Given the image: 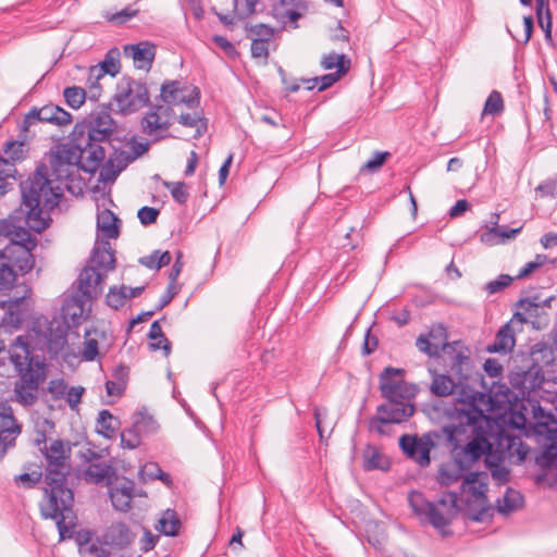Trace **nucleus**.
<instances>
[{
	"label": "nucleus",
	"instance_id": "f257e3e1",
	"mask_svg": "<svg viewBox=\"0 0 557 557\" xmlns=\"http://www.w3.org/2000/svg\"><path fill=\"white\" fill-rule=\"evenodd\" d=\"M487 405V394L463 391L453 406L445 409L447 424L442 428L450 444V459L441 463L436 482L449 486L463 478L460 496L444 492L431 502L421 492L409 493L408 502L421 522L431 524L443 536L451 535L447 528L459 511L474 522L484 520L487 512V482L484 472L470 471L484 457L487 467V414L480 407Z\"/></svg>",
	"mask_w": 557,
	"mask_h": 557
},
{
	"label": "nucleus",
	"instance_id": "f03ea898",
	"mask_svg": "<svg viewBox=\"0 0 557 557\" xmlns=\"http://www.w3.org/2000/svg\"><path fill=\"white\" fill-rule=\"evenodd\" d=\"M112 103L99 104L70 134L71 148L58 147L48 153V163L40 162L35 171L20 182L23 210L36 233L49 226L50 212L57 208L64 189L71 191L76 152L82 160L81 169L94 174L106 159L104 145L117 139V123L111 116Z\"/></svg>",
	"mask_w": 557,
	"mask_h": 557
},
{
	"label": "nucleus",
	"instance_id": "7ed1b4c3",
	"mask_svg": "<svg viewBox=\"0 0 557 557\" xmlns=\"http://www.w3.org/2000/svg\"><path fill=\"white\" fill-rule=\"evenodd\" d=\"M40 450L46 459V486L39 502L40 516L45 520L55 521L60 541L71 539L75 528L74 492L67 484V476L71 473V447L58 438Z\"/></svg>",
	"mask_w": 557,
	"mask_h": 557
},
{
	"label": "nucleus",
	"instance_id": "20e7f679",
	"mask_svg": "<svg viewBox=\"0 0 557 557\" xmlns=\"http://www.w3.org/2000/svg\"><path fill=\"white\" fill-rule=\"evenodd\" d=\"M406 370L388 366L379 375V389L384 403L368 421L370 431L388 435L386 425L407 422L416 412L413 399L419 393L414 383L405 381Z\"/></svg>",
	"mask_w": 557,
	"mask_h": 557
},
{
	"label": "nucleus",
	"instance_id": "39448f33",
	"mask_svg": "<svg viewBox=\"0 0 557 557\" xmlns=\"http://www.w3.org/2000/svg\"><path fill=\"white\" fill-rule=\"evenodd\" d=\"M467 349L460 342L443 343L442 344V359L445 366L449 367V374H438L436 371L432 373V384L430 386L431 393L438 397H444L453 394L457 387V396L453 401L443 408V416L445 417V409L453 406L455 400L459 398L460 393L463 391H471L480 393L467 384L468 369L471 363L470 357L466 354ZM487 394V392H484Z\"/></svg>",
	"mask_w": 557,
	"mask_h": 557
},
{
	"label": "nucleus",
	"instance_id": "423d86ee",
	"mask_svg": "<svg viewBox=\"0 0 557 557\" xmlns=\"http://www.w3.org/2000/svg\"><path fill=\"white\" fill-rule=\"evenodd\" d=\"M537 411L546 421H539L534 426V431L540 436H545L548 443L543 444L541 453L534 456L535 466L539 473L535 482L540 485L548 487H557V422L552 420L550 414H545L539 406Z\"/></svg>",
	"mask_w": 557,
	"mask_h": 557
},
{
	"label": "nucleus",
	"instance_id": "0eeeda50",
	"mask_svg": "<svg viewBox=\"0 0 557 557\" xmlns=\"http://www.w3.org/2000/svg\"><path fill=\"white\" fill-rule=\"evenodd\" d=\"M92 267H86L78 276V290L87 299L97 298L102 294V283L109 271L115 268V257L110 243L102 240L96 243L92 253Z\"/></svg>",
	"mask_w": 557,
	"mask_h": 557
},
{
	"label": "nucleus",
	"instance_id": "6e6552de",
	"mask_svg": "<svg viewBox=\"0 0 557 557\" xmlns=\"http://www.w3.org/2000/svg\"><path fill=\"white\" fill-rule=\"evenodd\" d=\"M490 417V458L509 465H520L531 451L519 434L500 429L496 432V423Z\"/></svg>",
	"mask_w": 557,
	"mask_h": 557
},
{
	"label": "nucleus",
	"instance_id": "1a4fd4ad",
	"mask_svg": "<svg viewBox=\"0 0 557 557\" xmlns=\"http://www.w3.org/2000/svg\"><path fill=\"white\" fill-rule=\"evenodd\" d=\"M112 100L122 115L133 114L150 103L147 85L131 76H123L116 84Z\"/></svg>",
	"mask_w": 557,
	"mask_h": 557
},
{
	"label": "nucleus",
	"instance_id": "9d476101",
	"mask_svg": "<svg viewBox=\"0 0 557 557\" xmlns=\"http://www.w3.org/2000/svg\"><path fill=\"white\" fill-rule=\"evenodd\" d=\"M443 436L445 435L442 430L429 431L422 435L404 434L399 437L398 444L404 455L420 468H426L431 463V450L436 447Z\"/></svg>",
	"mask_w": 557,
	"mask_h": 557
},
{
	"label": "nucleus",
	"instance_id": "9b49d317",
	"mask_svg": "<svg viewBox=\"0 0 557 557\" xmlns=\"http://www.w3.org/2000/svg\"><path fill=\"white\" fill-rule=\"evenodd\" d=\"M81 459L88 463V467L83 471V479L92 484L104 482L106 485H112L116 479L115 469L111 463L101 460V455L97 451L87 448L81 453Z\"/></svg>",
	"mask_w": 557,
	"mask_h": 557
},
{
	"label": "nucleus",
	"instance_id": "f8f14e48",
	"mask_svg": "<svg viewBox=\"0 0 557 557\" xmlns=\"http://www.w3.org/2000/svg\"><path fill=\"white\" fill-rule=\"evenodd\" d=\"M188 86L182 84L180 81L166 79L161 85V100L166 104L165 107L172 108L173 106L186 104L188 108H194L199 104L200 90L198 87L193 86L190 92L186 95Z\"/></svg>",
	"mask_w": 557,
	"mask_h": 557
},
{
	"label": "nucleus",
	"instance_id": "ddd939ff",
	"mask_svg": "<svg viewBox=\"0 0 557 557\" xmlns=\"http://www.w3.org/2000/svg\"><path fill=\"white\" fill-rule=\"evenodd\" d=\"M173 112V109L163 104L151 106L149 111L143 116L140 125L141 129L146 135L156 136V140L168 137L166 132L172 122L169 115Z\"/></svg>",
	"mask_w": 557,
	"mask_h": 557
},
{
	"label": "nucleus",
	"instance_id": "4468645a",
	"mask_svg": "<svg viewBox=\"0 0 557 557\" xmlns=\"http://www.w3.org/2000/svg\"><path fill=\"white\" fill-rule=\"evenodd\" d=\"M16 280L17 274L12 265L2 263L0 265V293L2 296H8V298L0 300V307H7L11 315H13L14 309H18L30 293V288L25 286V293L23 295L11 296L10 292L13 289Z\"/></svg>",
	"mask_w": 557,
	"mask_h": 557
},
{
	"label": "nucleus",
	"instance_id": "2eb2a0df",
	"mask_svg": "<svg viewBox=\"0 0 557 557\" xmlns=\"http://www.w3.org/2000/svg\"><path fill=\"white\" fill-rule=\"evenodd\" d=\"M510 407H522L519 396L505 384L490 385V414H497Z\"/></svg>",
	"mask_w": 557,
	"mask_h": 557
},
{
	"label": "nucleus",
	"instance_id": "dca6fc26",
	"mask_svg": "<svg viewBox=\"0 0 557 557\" xmlns=\"http://www.w3.org/2000/svg\"><path fill=\"white\" fill-rule=\"evenodd\" d=\"M120 58L121 52L116 47L108 50L102 61L89 67L88 81H99L106 74L115 77L121 71Z\"/></svg>",
	"mask_w": 557,
	"mask_h": 557
},
{
	"label": "nucleus",
	"instance_id": "f3484780",
	"mask_svg": "<svg viewBox=\"0 0 557 557\" xmlns=\"http://www.w3.org/2000/svg\"><path fill=\"white\" fill-rule=\"evenodd\" d=\"M134 537L133 532L126 523L116 521L107 528L103 533V543L116 549H125L132 544Z\"/></svg>",
	"mask_w": 557,
	"mask_h": 557
},
{
	"label": "nucleus",
	"instance_id": "a211bd4d",
	"mask_svg": "<svg viewBox=\"0 0 557 557\" xmlns=\"http://www.w3.org/2000/svg\"><path fill=\"white\" fill-rule=\"evenodd\" d=\"M549 371H544L533 364H530L527 370L521 373H517V376L512 380V384L517 386L521 393H531L542 387V384L547 380L546 374Z\"/></svg>",
	"mask_w": 557,
	"mask_h": 557
},
{
	"label": "nucleus",
	"instance_id": "6ab92c4d",
	"mask_svg": "<svg viewBox=\"0 0 557 557\" xmlns=\"http://www.w3.org/2000/svg\"><path fill=\"white\" fill-rule=\"evenodd\" d=\"M521 407H510L503 412H497V414H490L492 417L493 423H496V432H499L500 429H507L509 432H513L517 434L520 433L525 425V416L520 410Z\"/></svg>",
	"mask_w": 557,
	"mask_h": 557
},
{
	"label": "nucleus",
	"instance_id": "aec40b11",
	"mask_svg": "<svg viewBox=\"0 0 557 557\" xmlns=\"http://www.w3.org/2000/svg\"><path fill=\"white\" fill-rule=\"evenodd\" d=\"M135 160L136 158L132 154L131 151L114 148V151L110 158L106 162L103 161L101 164V175L104 177V180H114L123 170L127 168L129 163Z\"/></svg>",
	"mask_w": 557,
	"mask_h": 557
},
{
	"label": "nucleus",
	"instance_id": "412c9836",
	"mask_svg": "<svg viewBox=\"0 0 557 557\" xmlns=\"http://www.w3.org/2000/svg\"><path fill=\"white\" fill-rule=\"evenodd\" d=\"M124 52L133 58L137 69L150 70L156 57V46L148 41H141L135 45H126Z\"/></svg>",
	"mask_w": 557,
	"mask_h": 557
},
{
	"label": "nucleus",
	"instance_id": "4be33fe9",
	"mask_svg": "<svg viewBox=\"0 0 557 557\" xmlns=\"http://www.w3.org/2000/svg\"><path fill=\"white\" fill-rule=\"evenodd\" d=\"M134 486L135 484L132 480H125L120 486H111L109 488V496L114 509L122 512L131 509Z\"/></svg>",
	"mask_w": 557,
	"mask_h": 557
},
{
	"label": "nucleus",
	"instance_id": "5701e85b",
	"mask_svg": "<svg viewBox=\"0 0 557 557\" xmlns=\"http://www.w3.org/2000/svg\"><path fill=\"white\" fill-rule=\"evenodd\" d=\"M30 231L24 222L15 223L14 231L9 236L10 244L2 250L11 253L12 250L17 251V246L25 249H35L37 247V239L32 236Z\"/></svg>",
	"mask_w": 557,
	"mask_h": 557
},
{
	"label": "nucleus",
	"instance_id": "b1692460",
	"mask_svg": "<svg viewBox=\"0 0 557 557\" xmlns=\"http://www.w3.org/2000/svg\"><path fill=\"white\" fill-rule=\"evenodd\" d=\"M34 249H25L17 246V251L0 250V259L8 260L13 267H16L22 274L29 273L35 267Z\"/></svg>",
	"mask_w": 557,
	"mask_h": 557
},
{
	"label": "nucleus",
	"instance_id": "393cba45",
	"mask_svg": "<svg viewBox=\"0 0 557 557\" xmlns=\"http://www.w3.org/2000/svg\"><path fill=\"white\" fill-rule=\"evenodd\" d=\"M556 352L552 345L540 342L532 346L530 351L531 364L546 371L556 360Z\"/></svg>",
	"mask_w": 557,
	"mask_h": 557
},
{
	"label": "nucleus",
	"instance_id": "a878e982",
	"mask_svg": "<svg viewBox=\"0 0 557 557\" xmlns=\"http://www.w3.org/2000/svg\"><path fill=\"white\" fill-rule=\"evenodd\" d=\"M362 458V467L366 471H388L391 468V460L375 445L368 444L363 449Z\"/></svg>",
	"mask_w": 557,
	"mask_h": 557
},
{
	"label": "nucleus",
	"instance_id": "bb28decb",
	"mask_svg": "<svg viewBox=\"0 0 557 557\" xmlns=\"http://www.w3.org/2000/svg\"><path fill=\"white\" fill-rule=\"evenodd\" d=\"M301 5V0H278L272 5V14L276 20L296 22L301 17L297 9Z\"/></svg>",
	"mask_w": 557,
	"mask_h": 557
},
{
	"label": "nucleus",
	"instance_id": "cd10ccee",
	"mask_svg": "<svg viewBox=\"0 0 557 557\" xmlns=\"http://www.w3.org/2000/svg\"><path fill=\"white\" fill-rule=\"evenodd\" d=\"M523 505V496L520 492L508 487L502 498L496 500V509L500 515L507 516L518 510Z\"/></svg>",
	"mask_w": 557,
	"mask_h": 557
},
{
	"label": "nucleus",
	"instance_id": "c85d7f7f",
	"mask_svg": "<svg viewBox=\"0 0 557 557\" xmlns=\"http://www.w3.org/2000/svg\"><path fill=\"white\" fill-rule=\"evenodd\" d=\"M47 338V349L51 357L59 356L64 345L66 344V332L64 329L58 324L55 329H53V323H50L48 326Z\"/></svg>",
	"mask_w": 557,
	"mask_h": 557
},
{
	"label": "nucleus",
	"instance_id": "c756f323",
	"mask_svg": "<svg viewBox=\"0 0 557 557\" xmlns=\"http://www.w3.org/2000/svg\"><path fill=\"white\" fill-rule=\"evenodd\" d=\"M149 348L152 351L162 350L164 356L168 357L171 354V342L164 335L159 321H153L148 332Z\"/></svg>",
	"mask_w": 557,
	"mask_h": 557
},
{
	"label": "nucleus",
	"instance_id": "7c9ffc66",
	"mask_svg": "<svg viewBox=\"0 0 557 557\" xmlns=\"http://www.w3.org/2000/svg\"><path fill=\"white\" fill-rule=\"evenodd\" d=\"M515 346V335L511 326L507 323L496 333L495 341L490 345L491 352H509Z\"/></svg>",
	"mask_w": 557,
	"mask_h": 557
},
{
	"label": "nucleus",
	"instance_id": "2f4dec72",
	"mask_svg": "<svg viewBox=\"0 0 557 557\" xmlns=\"http://www.w3.org/2000/svg\"><path fill=\"white\" fill-rule=\"evenodd\" d=\"M27 212L23 210L22 202L20 203L18 208H16L8 219H0V240L2 238L9 237L12 232L14 231V224L24 222L26 226L34 231L32 227V224H29L27 220Z\"/></svg>",
	"mask_w": 557,
	"mask_h": 557
},
{
	"label": "nucleus",
	"instance_id": "473e14b6",
	"mask_svg": "<svg viewBox=\"0 0 557 557\" xmlns=\"http://www.w3.org/2000/svg\"><path fill=\"white\" fill-rule=\"evenodd\" d=\"M117 216L109 209H103L97 219V227L107 238H116L120 234Z\"/></svg>",
	"mask_w": 557,
	"mask_h": 557
},
{
	"label": "nucleus",
	"instance_id": "72a5a7b5",
	"mask_svg": "<svg viewBox=\"0 0 557 557\" xmlns=\"http://www.w3.org/2000/svg\"><path fill=\"white\" fill-rule=\"evenodd\" d=\"M22 432V426L17 423L12 407L7 403H0V434H14Z\"/></svg>",
	"mask_w": 557,
	"mask_h": 557
},
{
	"label": "nucleus",
	"instance_id": "f704fd0d",
	"mask_svg": "<svg viewBox=\"0 0 557 557\" xmlns=\"http://www.w3.org/2000/svg\"><path fill=\"white\" fill-rule=\"evenodd\" d=\"M26 133H20L17 140L5 141L2 150L9 156V160L20 162L27 158L28 150L25 148Z\"/></svg>",
	"mask_w": 557,
	"mask_h": 557
},
{
	"label": "nucleus",
	"instance_id": "c9c22d12",
	"mask_svg": "<svg viewBox=\"0 0 557 557\" xmlns=\"http://www.w3.org/2000/svg\"><path fill=\"white\" fill-rule=\"evenodd\" d=\"M346 74V69L343 66H339V71H336L334 73H329L322 76H317L313 78H302V83H312L311 86H307V90H312L318 86L319 91H323L330 87H332L342 76Z\"/></svg>",
	"mask_w": 557,
	"mask_h": 557
},
{
	"label": "nucleus",
	"instance_id": "e433bc0d",
	"mask_svg": "<svg viewBox=\"0 0 557 557\" xmlns=\"http://www.w3.org/2000/svg\"><path fill=\"white\" fill-rule=\"evenodd\" d=\"M120 426V421L109 410L103 409L97 419V432L107 438H112Z\"/></svg>",
	"mask_w": 557,
	"mask_h": 557
},
{
	"label": "nucleus",
	"instance_id": "4c0bfd02",
	"mask_svg": "<svg viewBox=\"0 0 557 557\" xmlns=\"http://www.w3.org/2000/svg\"><path fill=\"white\" fill-rule=\"evenodd\" d=\"M178 123L186 127H195L196 132L194 137L200 138L208 128V121L206 117L202 116V113H183L178 116Z\"/></svg>",
	"mask_w": 557,
	"mask_h": 557
},
{
	"label": "nucleus",
	"instance_id": "58836bf2",
	"mask_svg": "<svg viewBox=\"0 0 557 557\" xmlns=\"http://www.w3.org/2000/svg\"><path fill=\"white\" fill-rule=\"evenodd\" d=\"M494 224V226L490 227V244L493 245L504 244L515 238L522 230V226L510 228L507 225H498L497 222Z\"/></svg>",
	"mask_w": 557,
	"mask_h": 557
},
{
	"label": "nucleus",
	"instance_id": "ea45409f",
	"mask_svg": "<svg viewBox=\"0 0 557 557\" xmlns=\"http://www.w3.org/2000/svg\"><path fill=\"white\" fill-rule=\"evenodd\" d=\"M181 525L182 523L176 517L175 511L168 509L164 516L159 520L157 530L166 536H175L178 534Z\"/></svg>",
	"mask_w": 557,
	"mask_h": 557
},
{
	"label": "nucleus",
	"instance_id": "a19ab883",
	"mask_svg": "<svg viewBox=\"0 0 557 557\" xmlns=\"http://www.w3.org/2000/svg\"><path fill=\"white\" fill-rule=\"evenodd\" d=\"M133 424L141 435L154 434L159 430L158 422L147 411H139L134 416Z\"/></svg>",
	"mask_w": 557,
	"mask_h": 557
},
{
	"label": "nucleus",
	"instance_id": "79ce46f5",
	"mask_svg": "<svg viewBox=\"0 0 557 557\" xmlns=\"http://www.w3.org/2000/svg\"><path fill=\"white\" fill-rule=\"evenodd\" d=\"M66 104L72 109H79L86 101V90L82 87L71 86L63 90Z\"/></svg>",
	"mask_w": 557,
	"mask_h": 557
},
{
	"label": "nucleus",
	"instance_id": "37998d69",
	"mask_svg": "<svg viewBox=\"0 0 557 557\" xmlns=\"http://www.w3.org/2000/svg\"><path fill=\"white\" fill-rule=\"evenodd\" d=\"M126 290L127 286L125 285H121L120 287H110L106 296L107 305L114 310L124 307L126 301L128 300L126 296Z\"/></svg>",
	"mask_w": 557,
	"mask_h": 557
},
{
	"label": "nucleus",
	"instance_id": "c03bdc74",
	"mask_svg": "<svg viewBox=\"0 0 557 557\" xmlns=\"http://www.w3.org/2000/svg\"><path fill=\"white\" fill-rule=\"evenodd\" d=\"M139 13V10L134 8L133 5H127L119 12L111 13L106 12L103 17L107 22L112 23L114 25H123L128 22L131 18L135 17Z\"/></svg>",
	"mask_w": 557,
	"mask_h": 557
},
{
	"label": "nucleus",
	"instance_id": "a18cd8bd",
	"mask_svg": "<svg viewBox=\"0 0 557 557\" xmlns=\"http://www.w3.org/2000/svg\"><path fill=\"white\" fill-rule=\"evenodd\" d=\"M321 66L324 70H332L333 67H336V71H339V66H343L346 69L347 73L350 69V59L343 53L338 54L336 52H331L322 58Z\"/></svg>",
	"mask_w": 557,
	"mask_h": 557
},
{
	"label": "nucleus",
	"instance_id": "49530a36",
	"mask_svg": "<svg viewBox=\"0 0 557 557\" xmlns=\"http://www.w3.org/2000/svg\"><path fill=\"white\" fill-rule=\"evenodd\" d=\"M141 472L151 480H160L166 486H171L173 484L172 476L164 472L157 462H148L146 463Z\"/></svg>",
	"mask_w": 557,
	"mask_h": 557
},
{
	"label": "nucleus",
	"instance_id": "de8ad7c7",
	"mask_svg": "<svg viewBox=\"0 0 557 557\" xmlns=\"http://www.w3.org/2000/svg\"><path fill=\"white\" fill-rule=\"evenodd\" d=\"M163 185L170 190L171 196L177 203L185 205L188 201L189 193L184 182H164Z\"/></svg>",
	"mask_w": 557,
	"mask_h": 557
},
{
	"label": "nucleus",
	"instance_id": "09e8293b",
	"mask_svg": "<svg viewBox=\"0 0 557 557\" xmlns=\"http://www.w3.org/2000/svg\"><path fill=\"white\" fill-rule=\"evenodd\" d=\"M140 442L141 434L134 424L121 432V446L123 448L135 449L140 445Z\"/></svg>",
	"mask_w": 557,
	"mask_h": 557
},
{
	"label": "nucleus",
	"instance_id": "8fccbe9b",
	"mask_svg": "<svg viewBox=\"0 0 557 557\" xmlns=\"http://www.w3.org/2000/svg\"><path fill=\"white\" fill-rule=\"evenodd\" d=\"M45 479V473L40 470H34L30 473L24 472L14 476L16 485L22 484L25 488H34L41 480Z\"/></svg>",
	"mask_w": 557,
	"mask_h": 557
},
{
	"label": "nucleus",
	"instance_id": "3c124183",
	"mask_svg": "<svg viewBox=\"0 0 557 557\" xmlns=\"http://www.w3.org/2000/svg\"><path fill=\"white\" fill-rule=\"evenodd\" d=\"M273 35H274V29L271 26L260 23V24L251 25L248 28L247 36L251 39L255 38V39H259L262 41H270L271 38L273 37Z\"/></svg>",
	"mask_w": 557,
	"mask_h": 557
},
{
	"label": "nucleus",
	"instance_id": "603ef678",
	"mask_svg": "<svg viewBox=\"0 0 557 557\" xmlns=\"http://www.w3.org/2000/svg\"><path fill=\"white\" fill-rule=\"evenodd\" d=\"M502 463L490 458V473L498 485L505 484L509 480V470Z\"/></svg>",
	"mask_w": 557,
	"mask_h": 557
},
{
	"label": "nucleus",
	"instance_id": "864d4df0",
	"mask_svg": "<svg viewBox=\"0 0 557 557\" xmlns=\"http://www.w3.org/2000/svg\"><path fill=\"white\" fill-rule=\"evenodd\" d=\"M416 346L420 351L426 354L429 357H441L442 358V354L440 355V345L432 343L429 339V336H426V335H423V334L419 335V337L417 338V342H416Z\"/></svg>",
	"mask_w": 557,
	"mask_h": 557
},
{
	"label": "nucleus",
	"instance_id": "5fc2aeb1",
	"mask_svg": "<svg viewBox=\"0 0 557 557\" xmlns=\"http://www.w3.org/2000/svg\"><path fill=\"white\" fill-rule=\"evenodd\" d=\"M535 191L542 197H552L555 198L557 196V175L550 176L540 183L535 188Z\"/></svg>",
	"mask_w": 557,
	"mask_h": 557
},
{
	"label": "nucleus",
	"instance_id": "6e6d98bb",
	"mask_svg": "<svg viewBox=\"0 0 557 557\" xmlns=\"http://www.w3.org/2000/svg\"><path fill=\"white\" fill-rule=\"evenodd\" d=\"M258 0H233L234 12L239 18H246L255 13Z\"/></svg>",
	"mask_w": 557,
	"mask_h": 557
},
{
	"label": "nucleus",
	"instance_id": "4d7b16f0",
	"mask_svg": "<svg viewBox=\"0 0 557 557\" xmlns=\"http://www.w3.org/2000/svg\"><path fill=\"white\" fill-rule=\"evenodd\" d=\"M251 57L253 59H261L262 64H267L269 58V41H262L259 39H251Z\"/></svg>",
	"mask_w": 557,
	"mask_h": 557
},
{
	"label": "nucleus",
	"instance_id": "13d9d810",
	"mask_svg": "<svg viewBox=\"0 0 557 557\" xmlns=\"http://www.w3.org/2000/svg\"><path fill=\"white\" fill-rule=\"evenodd\" d=\"M389 157L391 153L388 151H376L364 163L363 168L369 170L371 173L377 172Z\"/></svg>",
	"mask_w": 557,
	"mask_h": 557
},
{
	"label": "nucleus",
	"instance_id": "bf43d9fd",
	"mask_svg": "<svg viewBox=\"0 0 557 557\" xmlns=\"http://www.w3.org/2000/svg\"><path fill=\"white\" fill-rule=\"evenodd\" d=\"M18 172L15 166V162L0 157V176H2L7 182H15Z\"/></svg>",
	"mask_w": 557,
	"mask_h": 557
},
{
	"label": "nucleus",
	"instance_id": "052dcab7",
	"mask_svg": "<svg viewBox=\"0 0 557 557\" xmlns=\"http://www.w3.org/2000/svg\"><path fill=\"white\" fill-rule=\"evenodd\" d=\"M536 16L539 20V25L543 29L545 34V39L547 42H553L552 37V15L550 11L548 10V13H545V11H536Z\"/></svg>",
	"mask_w": 557,
	"mask_h": 557
},
{
	"label": "nucleus",
	"instance_id": "680f3d73",
	"mask_svg": "<svg viewBox=\"0 0 557 557\" xmlns=\"http://www.w3.org/2000/svg\"><path fill=\"white\" fill-rule=\"evenodd\" d=\"M159 214L160 211L157 208L147 206L141 207L137 212V216L140 223L145 226L153 224L157 221Z\"/></svg>",
	"mask_w": 557,
	"mask_h": 557
},
{
	"label": "nucleus",
	"instance_id": "e2e57ef3",
	"mask_svg": "<svg viewBox=\"0 0 557 557\" xmlns=\"http://www.w3.org/2000/svg\"><path fill=\"white\" fill-rule=\"evenodd\" d=\"M505 110L503 96L499 91L493 90L490 92V115L498 116Z\"/></svg>",
	"mask_w": 557,
	"mask_h": 557
},
{
	"label": "nucleus",
	"instance_id": "0e129e2a",
	"mask_svg": "<svg viewBox=\"0 0 557 557\" xmlns=\"http://www.w3.org/2000/svg\"><path fill=\"white\" fill-rule=\"evenodd\" d=\"M38 122H41V110L40 108L33 107L23 119L21 132L27 133L29 127Z\"/></svg>",
	"mask_w": 557,
	"mask_h": 557
},
{
	"label": "nucleus",
	"instance_id": "69168bd1",
	"mask_svg": "<svg viewBox=\"0 0 557 557\" xmlns=\"http://www.w3.org/2000/svg\"><path fill=\"white\" fill-rule=\"evenodd\" d=\"M516 278L509 274H500L493 281H490V294L498 293L508 287Z\"/></svg>",
	"mask_w": 557,
	"mask_h": 557
},
{
	"label": "nucleus",
	"instance_id": "338daca9",
	"mask_svg": "<svg viewBox=\"0 0 557 557\" xmlns=\"http://www.w3.org/2000/svg\"><path fill=\"white\" fill-rule=\"evenodd\" d=\"M177 293H178V287L176 286V284L169 282L166 292L161 296L154 310L160 311L164 307H166L174 299V297L177 295Z\"/></svg>",
	"mask_w": 557,
	"mask_h": 557
},
{
	"label": "nucleus",
	"instance_id": "774afa93",
	"mask_svg": "<svg viewBox=\"0 0 557 557\" xmlns=\"http://www.w3.org/2000/svg\"><path fill=\"white\" fill-rule=\"evenodd\" d=\"M99 354L98 342L95 338L85 341L82 357L86 361H94Z\"/></svg>",
	"mask_w": 557,
	"mask_h": 557
}]
</instances>
